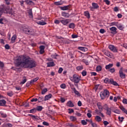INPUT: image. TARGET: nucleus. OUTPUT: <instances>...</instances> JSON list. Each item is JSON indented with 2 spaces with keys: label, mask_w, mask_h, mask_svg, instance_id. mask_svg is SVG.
Segmentation results:
<instances>
[{
  "label": "nucleus",
  "mask_w": 127,
  "mask_h": 127,
  "mask_svg": "<svg viewBox=\"0 0 127 127\" xmlns=\"http://www.w3.org/2000/svg\"><path fill=\"white\" fill-rule=\"evenodd\" d=\"M16 67L32 69V68L36 67V62L34 60H31V59L29 57H25L23 56H17V59H16Z\"/></svg>",
  "instance_id": "f257e3e1"
},
{
  "label": "nucleus",
  "mask_w": 127,
  "mask_h": 127,
  "mask_svg": "<svg viewBox=\"0 0 127 127\" xmlns=\"http://www.w3.org/2000/svg\"><path fill=\"white\" fill-rule=\"evenodd\" d=\"M70 80L71 82H73L75 86H76L77 88L79 87L78 84L80 83V81L81 80V77L80 76L77 74H73L72 76L70 78Z\"/></svg>",
  "instance_id": "f03ea898"
},
{
  "label": "nucleus",
  "mask_w": 127,
  "mask_h": 127,
  "mask_svg": "<svg viewBox=\"0 0 127 127\" xmlns=\"http://www.w3.org/2000/svg\"><path fill=\"white\" fill-rule=\"evenodd\" d=\"M21 30L24 33H25V34H28V35H32L34 32L33 29H32V27L28 26H24L22 27Z\"/></svg>",
  "instance_id": "7ed1b4c3"
},
{
  "label": "nucleus",
  "mask_w": 127,
  "mask_h": 127,
  "mask_svg": "<svg viewBox=\"0 0 127 127\" xmlns=\"http://www.w3.org/2000/svg\"><path fill=\"white\" fill-rule=\"evenodd\" d=\"M101 100H104L105 98H109L110 96V92L107 89H104L103 91H101L100 93Z\"/></svg>",
  "instance_id": "20e7f679"
},
{
  "label": "nucleus",
  "mask_w": 127,
  "mask_h": 127,
  "mask_svg": "<svg viewBox=\"0 0 127 127\" xmlns=\"http://www.w3.org/2000/svg\"><path fill=\"white\" fill-rule=\"evenodd\" d=\"M9 9V7L8 6L6 7L4 6V5H2V8L0 10V16H1L2 13H7V10Z\"/></svg>",
  "instance_id": "39448f33"
},
{
  "label": "nucleus",
  "mask_w": 127,
  "mask_h": 127,
  "mask_svg": "<svg viewBox=\"0 0 127 127\" xmlns=\"http://www.w3.org/2000/svg\"><path fill=\"white\" fill-rule=\"evenodd\" d=\"M59 19H60V22L64 25H67V24H68V23L70 22L69 20L68 19H65L63 17H61L59 18Z\"/></svg>",
  "instance_id": "423d86ee"
},
{
  "label": "nucleus",
  "mask_w": 127,
  "mask_h": 127,
  "mask_svg": "<svg viewBox=\"0 0 127 127\" xmlns=\"http://www.w3.org/2000/svg\"><path fill=\"white\" fill-rule=\"evenodd\" d=\"M105 106L106 108H104V110L106 111V115H108L111 117V115H112V109L111 108H109L107 105H105Z\"/></svg>",
  "instance_id": "0eeeda50"
},
{
  "label": "nucleus",
  "mask_w": 127,
  "mask_h": 127,
  "mask_svg": "<svg viewBox=\"0 0 127 127\" xmlns=\"http://www.w3.org/2000/svg\"><path fill=\"white\" fill-rule=\"evenodd\" d=\"M110 30L111 31L110 33H111V34H113V35L118 33V32L117 31L118 29H117L116 27H112L111 28H110Z\"/></svg>",
  "instance_id": "6e6552de"
},
{
  "label": "nucleus",
  "mask_w": 127,
  "mask_h": 127,
  "mask_svg": "<svg viewBox=\"0 0 127 127\" xmlns=\"http://www.w3.org/2000/svg\"><path fill=\"white\" fill-rule=\"evenodd\" d=\"M119 75L121 79H126V74L123 72V67H121L119 70Z\"/></svg>",
  "instance_id": "1a4fd4ad"
},
{
  "label": "nucleus",
  "mask_w": 127,
  "mask_h": 127,
  "mask_svg": "<svg viewBox=\"0 0 127 127\" xmlns=\"http://www.w3.org/2000/svg\"><path fill=\"white\" fill-rule=\"evenodd\" d=\"M108 47L109 49L111 50V51H113V52H118V49H117V47H115V46L113 45H110Z\"/></svg>",
  "instance_id": "9d476101"
},
{
  "label": "nucleus",
  "mask_w": 127,
  "mask_h": 127,
  "mask_svg": "<svg viewBox=\"0 0 127 127\" xmlns=\"http://www.w3.org/2000/svg\"><path fill=\"white\" fill-rule=\"evenodd\" d=\"M92 7H90V8L91 10L93 11L94 9H97V8H99V5H98V3L93 2L92 3Z\"/></svg>",
  "instance_id": "9b49d317"
},
{
  "label": "nucleus",
  "mask_w": 127,
  "mask_h": 127,
  "mask_svg": "<svg viewBox=\"0 0 127 127\" xmlns=\"http://www.w3.org/2000/svg\"><path fill=\"white\" fill-rule=\"evenodd\" d=\"M62 15L64 17H65V18H68V17H70V14H69V13L66 12L65 11H64L62 13Z\"/></svg>",
  "instance_id": "f8f14e48"
},
{
  "label": "nucleus",
  "mask_w": 127,
  "mask_h": 127,
  "mask_svg": "<svg viewBox=\"0 0 127 127\" xmlns=\"http://www.w3.org/2000/svg\"><path fill=\"white\" fill-rule=\"evenodd\" d=\"M25 2L29 5H35V3L30 0H25Z\"/></svg>",
  "instance_id": "ddd939ff"
},
{
  "label": "nucleus",
  "mask_w": 127,
  "mask_h": 127,
  "mask_svg": "<svg viewBox=\"0 0 127 127\" xmlns=\"http://www.w3.org/2000/svg\"><path fill=\"white\" fill-rule=\"evenodd\" d=\"M110 83L112 85H114V86H119V84L116 82V81H114L113 78L110 79Z\"/></svg>",
  "instance_id": "4468645a"
},
{
  "label": "nucleus",
  "mask_w": 127,
  "mask_h": 127,
  "mask_svg": "<svg viewBox=\"0 0 127 127\" xmlns=\"http://www.w3.org/2000/svg\"><path fill=\"white\" fill-rule=\"evenodd\" d=\"M16 60L15 61V66L16 67H12L11 69L14 70L15 71H18V70H20V68H22L21 66H16Z\"/></svg>",
  "instance_id": "2eb2a0df"
},
{
  "label": "nucleus",
  "mask_w": 127,
  "mask_h": 127,
  "mask_svg": "<svg viewBox=\"0 0 127 127\" xmlns=\"http://www.w3.org/2000/svg\"><path fill=\"white\" fill-rule=\"evenodd\" d=\"M66 106L69 107V108H73L74 107V104L71 101H68L66 103Z\"/></svg>",
  "instance_id": "dca6fc26"
},
{
  "label": "nucleus",
  "mask_w": 127,
  "mask_h": 127,
  "mask_svg": "<svg viewBox=\"0 0 127 127\" xmlns=\"http://www.w3.org/2000/svg\"><path fill=\"white\" fill-rule=\"evenodd\" d=\"M60 8L61 9H62V10H68V9H70V5H66L61 7Z\"/></svg>",
  "instance_id": "f3484780"
},
{
  "label": "nucleus",
  "mask_w": 127,
  "mask_h": 127,
  "mask_svg": "<svg viewBox=\"0 0 127 127\" xmlns=\"http://www.w3.org/2000/svg\"><path fill=\"white\" fill-rule=\"evenodd\" d=\"M97 105L100 112H103V106H102L101 103L98 102L97 103Z\"/></svg>",
  "instance_id": "a211bd4d"
},
{
  "label": "nucleus",
  "mask_w": 127,
  "mask_h": 127,
  "mask_svg": "<svg viewBox=\"0 0 127 127\" xmlns=\"http://www.w3.org/2000/svg\"><path fill=\"white\" fill-rule=\"evenodd\" d=\"M47 64L48 65L47 67H54L55 66V64H54V62L48 63Z\"/></svg>",
  "instance_id": "6ab92c4d"
},
{
  "label": "nucleus",
  "mask_w": 127,
  "mask_h": 127,
  "mask_svg": "<svg viewBox=\"0 0 127 127\" xmlns=\"http://www.w3.org/2000/svg\"><path fill=\"white\" fill-rule=\"evenodd\" d=\"M51 97H52V94H49V95H47L45 96L44 101H48L49 99H51Z\"/></svg>",
  "instance_id": "aec40b11"
},
{
  "label": "nucleus",
  "mask_w": 127,
  "mask_h": 127,
  "mask_svg": "<svg viewBox=\"0 0 127 127\" xmlns=\"http://www.w3.org/2000/svg\"><path fill=\"white\" fill-rule=\"evenodd\" d=\"M113 66H114L113 64H109L106 65L105 69H106V70H110V69H111Z\"/></svg>",
  "instance_id": "412c9836"
},
{
  "label": "nucleus",
  "mask_w": 127,
  "mask_h": 127,
  "mask_svg": "<svg viewBox=\"0 0 127 127\" xmlns=\"http://www.w3.org/2000/svg\"><path fill=\"white\" fill-rule=\"evenodd\" d=\"M117 27L120 30H123V29H124V26H123L122 24H119V23L117 24Z\"/></svg>",
  "instance_id": "4be33fe9"
},
{
  "label": "nucleus",
  "mask_w": 127,
  "mask_h": 127,
  "mask_svg": "<svg viewBox=\"0 0 127 127\" xmlns=\"http://www.w3.org/2000/svg\"><path fill=\"white\" fill-rule=\"evenodd\" d=\"M104 54L105 55H106V56H108V57H110V58L112 57V53L108 51L105 52Z\"/></svg>",
  "instance_id": "5701e85b"
},
{
  "label": "nucleus",
  "mask_w": 127,
  "mask_h": 127,
  "mask_svg": "<svg viewBox=\"0 0 127 127\" xmlns=\"http://www.w3.org/2000/svg\"><path fill=\"white\" fill-rule=\"evenodd\" d=\"M28 116L29 117H31L33 119V120H39V118H38V117H37V116H35L32 115L31 114H28Z\"/></svg>",
  "instance_id": "b1692460"
},
{
  "label": "nucleus",
  "mask_w": 127,
  "mask_h": 127,
  "mask_svg": "<svg viewBox=\"0 0 127 127\" xmlns=\"http://www.w3.org/2000/svg\"><path fill=\"white\" fill-rule=\"evenodd\" d=\"M37 24H39V25H45L47 24V23L45 22L44 21H38L37 22Z\"/></svg>",
  "instance_id": "393cba45"
},
{
  "label": "nucleus",
  "mask_w": 127,
  "mask_h": 127,
  "mask_svg": "<svg viewBox=\"0 0 127 127\" xmlns=\"http://www.w3.org/2000/svg\"><path fill=\"white\" fill-rule=\"evenodd\" d=\"M120 110H122V111L124 112V113H125V114H126V115H127V110L126 109L124 106L120 107Z\"/></svg>",
  "instance_id": "a878e982"
},
{
  "label": "nucleus",
  "mask_w": 127,
  "mask_h": 127,
  "mask_svg": "<svg viewBox=\"0 0 127 127\" xmlns=\"http://www.w3.org/2000/svg\"><path fill=\"white\" fill-rule=\"evenodd\" d=\"M43 109V107L41 106H37L36 108V111L38 112H41Z\"/></svg>",
  "instance_id": "bb28decb"
},
{
  "label": "nucleus",
  "mask_w": 127,
  "mask_h": 127,
  "mask_svg": "<svg viewBox=\"0 0 127 127\" xmlns=\"http://www.w3.org/2000/svg\"><path fill=\"white\" fill-rule=\"evenodd\" d=\"M73 90L74 94H75V95H77V96H81V94H80V93L79 92V91H77L75 88H73Z\"/></svg>",
  "instance_id": "cd10ccee"
},
{
  "label": "nucleus",
  "mask_w": 127,
  "mask_h": 127,
  "mask_svg": "<svg viewBox=\"0 0 127 127\" xmlns=\"http://www.w3.org/2000/svg\"><path fill=\"white\" fill-rule=\"evenodd\" d=\"M69 28H72V29H74L75 28V24L74 23H70L68 25Z\"/></svg>",
  "instance_id": "c85d7f7f"
},
{
  "label": "nucleus",
  "mask_w": 127,
  "mask_h": 127,
  "mask_svg": "<svg viewBox=\"0 0 127 127\" xmlns=\"http://www.w3.org/2000/svg\"><path fill=\"white\" fill-rule=\"evenodd\" d=\"M0 104L1 106H4L6 104V101L4 100H0Z\"/></svg>",
  "instance_id": "c756f323"
},
{
  "label": "nucleus",
  "mask_w": 127,
  "mask_h": 127,
  "mask_svg": "<svg viewBox=\"0 0 127 127\" xmlns=\"http://www.w3.org/2000/svg\"><path fill=\"white\" fill-rule=\"evenodd\" d=\"M16 39V35H14L11 38L12 43H14V42H15Z\"/></svg>",
  "instance_id": "7c9ffc66"
},
{
  "label": "nucleus",
  "mask_w": 127,
  "mask_h": 127,
  "mask_svg": "<svg viewBox=\"0 0 127 127\" xmlns=\"http://www.w3.org/2000/svg\"><path fill=\"white\" fill-rule=\"evenodd\" d=\"M23 80H22V81L20 82V84H25L27 81V79H26V77L25 76H24L23 77Z\"/></svg>",
  "instance_id": "2f4dec72"
},
{
  "label": "nucleus",
  "mask_w": 127,
  "mask_h": 127,
  "mask_svg": "<svg viewBox=\"0 0 127 127\" xmlns=\"http://www.w3.org/2000/svg\"><path fill=\"white\" fill-rule=\"evenodd\" d=\"M28 12L29 15L32 18V17H33V14H32V9H30Z\"/></svg>",
  "instance_id": "473e14b6"
},
{
  "label": "nucleus",
  "mask_w": 127,
  "mask_h": 127,
  "mask_svg": "<svg viewBox=\"0 0 127 127\" xmlns=\"http://www.w3.org/2000/svg\"><path fill=\"white\" fill-rule=\"evenodd\" d=\"M95 120H96V121L97 122H98L99 123V122H101V121H102V118H101L100 117V116H96V117H95Z\"/></svg>",
  "instance_id": "72a5a7b5"
},
{
  "label": "nucleus",
  "mask_w": 127,
  "mask_h": 127,
  "mask_svg": "<svg viewBox=\"0 0 127 127\" xmlns=\"http://www.w3.org/2000/svg\"><path fill=\"white\" fill-rule=\"evenodd\" d=\"M38 101L39 103H41V102H43L44 101V98L43 97H39Z\"/></svg>",
  "instance_id": "f704fd0d"
},
{
  "label": "nucleus",
  "mask_w": 127,
  "mask_h": 127,
  "mask_svg": "<svg viewBox=\"0 0 127 127\" xmlns=\"http://www.w3.org/2000/svg\"><path fill=\"white\" fill-rule=\"evenodd\" d=\"M96 70L97 71V72H100V71H102V66L101 65H98L96 67Z\"/></svg>",
  "instance_id": "c9c22d12"
},
{
  "label": "nucleus",
  "mask_w": 127,
  "mask_h": 127,
  "mask_svg": "<svg viewBox=\"0 0 127 127\" xmlns=\"http://www.w3.org/2000/svg\"><path fill=\"white\" fill-rule=\"evenodd\" d=\"M55 5H61L63 4V2L62 1L55 2Z\"/></svg>",
  "instance_id": "e433bc0d"
},
{
  "label": "nucleus",
  "mask_w": 127,
  "mask_h": 127,
  "mask_svg": "<svg viewBox=\"0 0 127 127\" xmlns=\"http://www.w3.org/2000/svg\"><path fill=\"white\" fill-rule=\"evenodd\" d=\"M83 69H84V67L83 66V65H80L76 67V70H77L78 71H81V70H83Z\"/></svg>",
  "instance_id": "4c0bfd02"
},
{
  "label": "nucleus",
  "mask_w": 127,
  "mask_h": 127,
  "mask_svg": "<svg viewBox=\"0 0 127 127\" xmlns=\"http://www.w3.org/2000/svg\"><path fill=\"white\" fill-rule=\"evenodd\" d=\"M84 15L85 16H86L87 18H90V13H89L88 11L84 12Z\"/></svg>",
  "instance_id": "58836bf2"
},
{
  "label": "nucleus",
  "mask_w": 127,
  "mask_h": 127,
  "mask_svg": "<svg viewBox=\"0 0 127 127\" xmlns=\"http://www.w3.org/2000/svg\"><path fill=\"white\" fill-rule=\"evenodd\" d=\"M110 79H109V78H106L104 79V83H105L106 84H111V82H110Z\"/></svg>",
  "instance_id": "ea45409f"
},
{
  "label": "nucleus",
  "mask_w": 127,
  "mask_h": 127,
  "mask_svg": "<svg viewBox=\"0 0 127 127\" xmlns=\"http://www.w3.org/2000/svg\"><path fill=\"white\" fill-rule=\"evenodd\" d=\"M70 120L71 121V122H75V121L77 120V118L74 116H70Z\"/></svg>",
  "instance_id": "a19ab883"
},
{
  "label": "nucleus",
  "mask_w": 127,
  "mask_h": 127,
  "mask_svg": "<svg viewBox=\"0 0 127 127\" xmlns=\"http://www.w3.org/2000/svg\"><path fill=\"white\" fill-rule=\"evenodd\" d=\"M0 116H1V117L2 118H3L4 119L7 117V116L5 114L1 112H0Z\"/></svg>",
  "instance_id": "79ce46f5"
},
{
  "label": "nucleus",
  "mask_w": 127,
  "mask_h": 127,
  "mask_svg": "<svg viewBox=\"0 0 127 127\" xmlns=\"http://www.w3.org/2000/svg\"><path fill=\"white\" fill-rule=\"evenodd\" d=\"M118 22H113L110 23V26H114V25H116V26L118 25Z\"/></svg>",
  "instance_id": "37998d69"
},
{
  "label": "nucleus",
  "mask_w": 127,
  "mask_h": 127,
  "mask_svg": "<svg viewBox=\"0 0 127 127\" xmlns=\"http://www.w3.org/2000/svg\"><path fill=\"white\" fill-rule=\"evenodd\" d=\"M108 71L111 73H115V72H116V69H115V68L113 67L110 68L109 70H108Z\"/></svg>",
  "instance_id": "c03bdc74"
},
{
  "label": "nucleus",
  "mask_w": 127,
  "mask_h": 127,
  "mask_svg": "<svg viewBox=\"0 0 127 127\" xmlns=\"http://www.w3.org/2000/svg\"><path fill=\"white\" fill-rule=\"evenodd\" d=\"M7 95H8L9 97H12V96H13V92H12V91H10L7 93Z\"/></svg>",
  "instance_id": "a18cd8bd"
},
{
  "label": "nucleus",
  "mask_w": 127,
  "mask_h": 127,
  "mask_svg": "<svg viewBox=\"0 0 127 127\" xmlns=\"http://www.w3.org/2000/svg\"><path fill=\"white\" fill-rule=\"evenodd\" d=\"M37 111H36V108H34L33 109H31L30 110L29 113H36Z\"/></svg>",
  "instance_id": "49530a36"
},
{
  "label": "nucleus",
  "mask_w": 127,
  "mask_h": 127,
  "mask_svg": "<svg viewBox=\"0 0 127 127\" xmlns=\"http://www.w3.org/2000/svg\"><path fill=\"white\" fill-rule=\"evenodd\" d=\"M118 120H119V122H121V123H123L124 120H125V118L123 117L121 118V117L119 116L118 117Z\"/></svg>",
  "instance_id": "de8ad7c7"
},
{
  "label": "nucleus",
  "mask_w": 127,
  "mask_h": 127,
  "mask_svg": "<svg viewBox=\"0 0 127 127\" xmlns=\"http://www.w3.org/2000/svg\"><path fill=\"white\" fill-rule=\"evenodd\" d=\"M47 92V88H45L42 91V95H44Z\"/></svg>",
  "instance_id": "09e8293b"
},
{
  "label": "nucleus",
  "mask_w": 127,
  "mask_h": 127,
  "mask_svg": "<svg viewBox=\"0 0 127 127\" xmlns=\"http://www.w3.org/2000/svg\"><path fill=\"white\" fill-rule=\"evenodd\" d=\"M99 32L100 33H102V34H103V33H105V32H106V30H105L104 29H101L100 30H99Z\"/></svg>",
  "instance_id": "8fccbe9b"
},
{
  "label": "nucleus",
  "mask_w": 127,
  "mask_h": 127,
  "mask_svg": "<svg viewBox=\"0 0 127 127\" xmlns=\"http://www.w3.org/2000/svg\"><path fill=\"white\" fill-rule=\"evenodd\" d=\"M81 74L82 76H85L87 75V71L83 70L82 72H81Z\"/></svg>",
  "instance_id": "3c124183"
},
{
  "label": "nucleus",
  "mask_w": 127,
  "mask_h": 127,
  "mask_svg": "<svg viewBox=\"0 0 127 127\" xmlns=\"http://www.w3.org/2000/svg\"><path fill=\"white\" fill-rule=\"evenodd\" d=\"M61 88H62V89H65V88H66V84L64 83L62 84L61 85Z\"/></svg>",
  "instance_id": "603ef678"
},
{
  "label": "nucleus",
  "mask_w": 127,
  "mask_h": 127,
  "mask_svg": "<svg viewBox=\"0 0 127 127\" xmlns=\"http://www.w3.org/2000/svg\"><path fill=\"white\" fill-rule=\"evenodd\" d=\"M6 4H7V5H9V4H10V1L9 0H4Z\"/></svg>",
  "instance_id": "864d4df0"
},
{
  "label": "nucleus",
  "mask_w": 127,
  "mask_h": 127,
  "mask_svg": "<svg viewBox=\"0 0 127 127\" xmlns=\"http://www.w3.org/2000/svg\"><path fill=\"white\" fill-rule=\"evenodd\" d=\"M91 125L93 127H97V124L96 123H93V121H91Z\"/></svg>",
  "instance_id": "5fc2aeb1"
},
{
  "label": "nucleus",
  "mask_w": 127,
  "mask_h": 127,
  "mask_svg": "<svg viewBox=\"0 0 127 127\" xmlns=\"http://www.w3.org/2000/svg\"><path fill=\"white\" fill-rule=\"evenodd\" d=\"M81 124L83 125V126H86V125H87V122H86L85 120H82Z\"/></svg>",
  "instance_id": "6e6d98bb"
},
{
  "label": "nucleus",
  "mask_w": 127,
  "mask_h": 127,
  "mask_svg": "<svg viewBox=\"0 0 127 127\" xmlns=\"http://www.w3.org/2000/svg\"><path fill=\"white\" fill-rule=\"evenodd\" d=\"M31 84H32V82H31V80L30 81L27 82L26 84V87H29V86H30Z\"/></svg>",
  "instance_id": "4d7b16f0"
},
{
  "label": "nucleus",
  "mask_w": 127,
  "mask_h": 127,
  "mask_svg": "<svg viewBox=\"0 0 127 127\" xmlns=\"http://www.w3.org/2000/svg\"><path fill=\"white\" fill-rule=\"evenodd\" d=\"M68 110L69 111L68 114H72V113H74V110L70 108L68 109Z\"/></svg>",
  "instance_id": "13d9d810"
},
{
  "label": "nucleus",
  "mask_w": 127,
  "mask_h": 127,
  "mask_svg": "<svg viewBox=\"0 0 127 127\" xmlns=\"http://www.w3.org/2000/svg\"><path fill=\"white\" fill-rule=\"evenodd\" d=\"M38 101V99L37 98H33L32 100H31V102L32 103H33V102H37Z\"/></svg>",
  "instance_id": "bf43d9fd"
},
{
  "label": "nucleus",
  "mask_w": 127,
  "mask_h": 127,
  "mask_svg": "<svg viewBox=\"0 0 127 127\" xmlns=\"http://www.w3.org/2000/svg\"><path fill=\"white\" fill-rule=\"evenodd\" d=\"M113 113H115V114H120V110L118 109H116V110L113 111Z\"/></svg>",
  "instance_id": "052dcab7"
},
{
  "label": "nucleus",
  "mask_w": 127,
  "mask_h": 127,
  "mask_svg": "<svg viewBox=\"0 0 127 127\" xmlns=\"http://www.w3.org/2000/svg\"><path fill=\"white\" fill-rule=\"evenodd\" d=\"M104 2H105L106 3V4H107L108 5H109V4H110V2L109 0H104Z\"/></svg>",
  "instance_id": "680f3d73"
},
{
  "label": "nucleus",
  "mask_w": 127,
  "mask_h": 127,
  "mask_svg": "<svg viewBox=\"0 0 127 127\" xmlns=\"http://www.w3.org/2000/svg\"><path fill=\"white\" fill-rule=\"evenodd\" d=\"M5 49L8 50L10 48V47L8 44H6L4 46Z\"/></svg>",
  "instance_id": "e2e57ef3"
},
{
  "label": "nucleus",
  "mask_w": 127,
  "mask_h": 127,
  "mask_svg": "<svg viewBox=\"0 0 127 127\" xmlns=\"http://www.w3.org/2000/svg\"><path fill=\"white\" fill-rule=\"evenodd\" d=\"M37 80H38V77H36L32 80H31V82L32 83H34V82H36V81H37Z\"/></svg>",
  "instance_id": "0e129e2a"
},
{
  "label": "nucleus",
  "mask_w": 127,
  "mask_h": 127,
  "mask_svg": "<svg viewBox=\"0 0 127 127\" xmlns=\"http://www.w3.org/2000/svg\"><path fill=\"white\" fill-rule=\"evenodd\" d=\"M82 62H83V63H85L86 65H89V62H88V61H86L85 60H83Z\"/></svg>",
  "instance_id": "69168bd1"
},
{
  "label": "nucleus",
  "mask_w": 127,
  "mask_h": 127,
  "mask_svg": "<svg viewBox=\"0 0 127 127\" xmlns=\"http://www.w3.org/2000/svg\"><path fill=\"white\" fill-rule=\"evenodd\" d=\"M62 71H63V68L62 67H60L59 69L58 73H59V74H61V73H62Z\"/></svg>",
  "instance_id": "338daca9"
},
{
  "label": "nucleus",
  "mask_w": 127,
  "mask_h": 127,
  "mask_svg": "<svg viewBox=\"0 0 127 127\" xmlns=\"http://www.w3.org/2000/svg\"><path fill=\"white\" fill-rule=\"evenodd\" d=\"M123 104H127V99H124L123 100Z\"/></svg>",
  "instance_id": "774afa93"
}]
</instances>
